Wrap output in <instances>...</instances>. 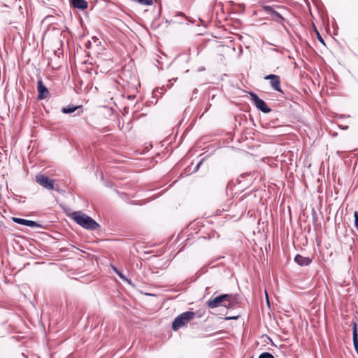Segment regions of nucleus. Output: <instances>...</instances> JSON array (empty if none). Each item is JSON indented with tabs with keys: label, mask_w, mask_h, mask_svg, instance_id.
Returning <instances> with one entry per match:
<instances>
[{
	"label": "nucleus",
	"mask_w": 358,
	"mask_h": 358,
	"mask_svg": "<svg viewBox=\"0 0 358 358\" xmlns=\"http://www.w3.org/2000/svg\"><path fill=\"white\" fill-rule=\"evenodd\" d=\"M69 2L73 7L81 10L88 8V3L85 0H69Z\"/></svg>",
	"instance_id": "obj_9"
},
{
	"label": "nucleus",
	"mask_w": 358,
	"mask_h": 358,
	"mask_svg": "<svg viewBox=\"0 0 358 358\" xmlns=\"http://www.w3.org/2000/svg\"><path fill=\"white\" fill-rule=\"evenodd\" d=\"M194 315L195 313L192 311H187L179 315L173 322L172 329L174 331L178 330L193 319Z\"/></svg>",
	"instance_id": "obj_3"
},
{
	"label": "nucleus",
	"mask_w": 358,
	"mask_h": 358,
	"mask_svg": "<svg viewBox=\"0 0 358 358\" xmlns=\"http://www.w3.org/2000/svg\"><path fill=\"white\" fill-rule=\"evenodd\" d=\"M114 271L116 272V273H117L121 278H123V276L117 271V270L114 268Z\"/></svg>",
	"instance_id": "obj_18"
},
{
	"label": "nucleus",
	"mask_w": 358,
	"mask_h": 358,
	"mask_svg": "<svg viewBox=\"0 0 358 358\" xmlns=\"http://www.w3.org/2000/svg\"><path fill=\"white\" fill-rule=\"evenodd\" d=\"M77 109V107H64L62 109L63 113H71Z\"/></svg>",
	"instance_id": "obj_14"
},
{
	"label": "nucleus",
	"mask_w": 358,
	"mask_h": 358,
	"mask_svg": "<svg viewBox=\"0 0 358 358\" xmlns=\"http://www.w3.org/2000/svg\"><path fill=\"white\" fill-rule=\"evenodd\" d=\"M232 296L230 294H222L210 299L207 301V306L210 308H215L219 306H223L227 308H231L234 306Z\"/></svg>",
	"instance_id": "obj_2"
},
{
	"label": "nucleus",
	"mask_w": 358,
	"mask_h": 358,
	"mask_svg": "<svg viewBox=\"0 0 358 358\" xmlns=\"http://www.w3.org/2000/svg\"><path fill=\"white\" fill-rule=\"evenodd\" d=\"M316 34H317V39L323 44H324V40L323 38H322L321 35L320 34V33L316 30Z\"/></svg>",
	"instance_id": "obj_17"
},
{
	"label": "nucleus",
	"mask_w": 358,
	"mask_h": 358,
	"mask_svg": "<svg viewBox=\"0 0 358 358\" xmlns=\"http://www.w3.org/2000/svg\"><path fill=\"white\" fill-rule=\"evenodd\" d=\"M265 80H270L271 87L279 92H282L280 87V78L278 76L275 74H270L264 77Z\"/></svg>",
	"instance_id": "obj_6"
},
{
	"label": "nucleus",
	"mask_w": 358,
	"mask_h": 358,
	"mask_svg": "<svg viewBox=\"0 0 358 358\" xmlns=\"http://www.w3.org/2000/svg\"><path fill=\"white\" fill-rule=\"evenodd\" d=\"M37 90H38V99L42 100L48 97L49 91L48 88L43 85L42 80L39 79L37 81Z\"/></svg>",
	"instance_id": "obj_7"
},
{
	"label": "nucleus",
	"mask_w": 358,
	"mask_h": 358,
	"mask_svg": "<svg viewBox=\"0 0 358 358\" xmlns=\"http://www.w3.org/2000/svg\"><path fill=\"white\" fill-rule=\"evenodd\" d=\"M12 220L15 223H17L20 224L26 225V226L31 227H40V224L35 221L27 220H24L22 218H18V217H12Z\"/></svg>",
	"instance_id": "obj_8"
},
{
	"label": "nucleus",
	"mask_w": 358,
	"mask_h": 358,
	"mask_svg": "<svg viewBox=\"0 0 358 358\" xmlns=\"http://www.w3.org/2000/svg\"><path fill=\"white\" fill-rule=\"evenodd\" d=\"M133 1L138 2L140 4L146 6L152 4V0H133Z\"/></svg>",
	"instance_id": "obj_15"
},
{
	"label": "nucleus",
	"mask_w": 358,
	"mask_h": 358,
	"mask_svg": "<svg viewBox=\"0 0 358 358\" xmlns=\"http://www.w3.org/2000/svg\"><path fill=\"white\" fill-rule=\"evenodd\" d=\"M36 181L41 186L48 190L55 189L59 192V185L55 186V180L50 179L43 174H38L36 176Z\"/></svg>",
	"instance_id": "obj_4"
},
{
	"label": "nucleus",
	"mask_w": 358,
	"mask_h": 358,
	"mask_svg": "<svg viewBox=\"0 0 358 358\" xmlns=\"http://www.w3.org/2000/svg\"><path fill=\"white\" fill-rule=\"evenodd\" d=\"M262 9L264 11L270 14L272 16V14L275 12V9L273 6H262Z\"/></svg>",
	"instance_id": "obj_13"
},
{
	"label": "nucleus",
	"mask_w": 358,
	"mask_h": 358,
	"mask_svg": "<svg viewBox=\"0 0 358 358\" xmlns=\"http://www.w3.org/2000/svg\"><path fill=\"white\" fill-rule=\"evenodd\" d=\"M294 260L300 266H307L311 262L310 258L303 257L300 255H296Z\"/></svg>",
	"instance_id": "obj_10"
},
{
	"label": "nucleus",
	"mask_w": 358,
	"mask_h": 358,
	"mask_svg": "<svg viewBox=\"0 0 358 358\" xmlns=\"http://www.w3.org/2000/svg\"><path fill=\"white\" fill-rule=\"evenodd\" d=\"M259 358H274V357L269 352H263L259 355Z\"/></svg>",
	"instance_id": "obj_16"
},
{
	"label": "nucleus",
	"mask_w": 358,
	"mask_h": 358,
	"mask_svg": "<svg viewBox=\"0 0 358 358\" xmlns=\"http://www.w3.org/2000/svg\"><path fill=\"white\" fill-rule=\"evenodd\" d=\"M353 332H352V339H353V344L355 350L358 352V334H357V325L355 322H353V327H352Z\"/></svg>",
	"instance_id": "obj_11"
},
{
	"label": "nucleus",
	"mask_w": 358,
	"mask_h": 358,
	"mask_svg": "<svg viewBox=\"0 0 358 358\" xmlns=\"http://www.w3.org/2000/svg\"><path fill=\"white\" fill-rule=\"evenodd\" d=\"M272 20L277 22H279V23H281L284 21V18L282 15L281 13H280L278 11H277L276 10H275V12L272 14Z\"/></svg>",
	"instance_id": "obj_12"
},
{
	"label": "nucleus",
	"mask_w": 358,
	"mask_h": 358,
	"mask_svg": "<svg viewBox=\"0 0 358 358\" xmlns=\"http://www.w3.org/2000/svg\"><path fill=\"white\" fill-rule=\"evenodd\" d=\"M72 218L76 223L87 229L94 230L99 227V224L95 220L81 212L73 213Z\"/></svg>",
	"instance_id": "obj_1"
},
{
	"label": "nucleus",
	"mask_w": 358,
	"mask_h": 358,
	"mask_svg": "<svg viewBox=\"0 0 358 358\" xmlns=\"http://www.w3.org/2000/svg\"><path fill=\"white\" fill-rule=\"evenodd\" d=\"M250 94L252 102L259 110L264 113H268L271 111V109L267 106L265 101L261 99L256 94L250 92Z\"/></svg>",
	"instance_id": "obj_5"
}]
</instances>
